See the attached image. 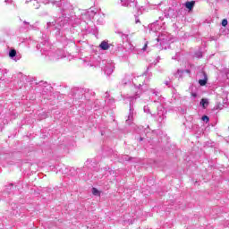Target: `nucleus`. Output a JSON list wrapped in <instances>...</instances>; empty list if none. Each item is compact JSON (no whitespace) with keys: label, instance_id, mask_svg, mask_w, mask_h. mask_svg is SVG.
<instances>
[{"label":"nucleus","instance_id":"obj_1","mask_svg":"<svg viewBox=\"0 0 229 229\" xmlns=\"http://www.w3.org/2000/svg\"><path fill=\"white\" fill-rule=\"evenodd\" d=\"M114 64H107L105 68V72L107 74V76H110V74H112V72H114Z\"/></svg>","mask_w":229,"mask_h":229},{"label":"nucleus","instance_id":"obj_2","mask_svg":"<svg viewBox=\"0 0 229 229\" xmlns=\"http://www.w3.org/2000/svg\"><path fill=\"white\" fill-rule=\"evenodd\" d=\"M100 49L103 51H108L110 49V45L108 44L107 41H102L99 45Z\"/></svg>","mask_w":229,"mask_h":229},{"label":"nucleus","instance_id":"obj_3","mask_svg":"<svg viewBox=\"0 0 229 229\" xmlns=\"http://www.w3.org/2000/svg\"><path fill=\"white\" fill-rule=\"evenodd\" d=\"M196 4V2L194 1H191V2H186L185 3V7L188 9V10H192V8H194V5Z\"/></svg>","mask_w":229,"mask_h":229},{"label":"nucleus","instance_id":"obj_4","mask_svg":"<svg viewBox=\"0 0 229 229\" xmlns=\"http://www.w3.org/2000/svg\"><path fill=\"white\" fill-rule=\"evenodd\" d=\"M203 76H204V79L199 81V83L201 87H205V85H207V80H208L207 74L205 72H203Z\"/></svg>","mask_w":229,"mask_h":229},{"label":"nucleus","instance_id":"obj_5","mask_svg":"<svg viewBox=\"0 0 229 229\" xmlns=\"http://www.w3.org/2000/svg\"><path fill=\"white\" fill-rule=\"evenodd\" d=\"M200 105L203 108H207V106H208V100L207 98H202Z\"/></svg>","mask_w":229,"mask_h":229},{"label":"nucleus","instance_id":"obj_6","mask_svg":"<svg viewBox=\"0 0 229 229\" xmlns=\"http://www.w3.org/2000/svg\"><path fill=\"white\" fill-rule=\"evenodd\" d=\"M9 56L10 58H15V56H17V50L16 49L10 50Z\"/></svg>","mask_w":229,"mask_h":229},{"label":"nucleus","instance_id":"obj_7","mask_svg":"<svg viewBox=\"0 0 229 229\" xmlns=\"http://www.w3.org/2000/svg\"><path fill=\"white\" fill-rule=\"evenodd\" d=\"M131 121H133V113L131 111L128 119L126 120L127 124H131Z\"/></svg>","mask_w":229,"mask_h":229},{"label":"nucleus","instance_id":"obj_8","mask_svg":"<svg viewBox=\"0 0 229 229\" xmlns=\"http://www.w3.org/2000/svg\"><path fill=\"white\" fill-rule=\"evenodd\" d=\"M92 194H93L94 196H99V195H100V192H99V191H98V189L92 188Z\"/></svg>","mask_w":229,"mask_h":229},{"label":"nucleus","instance_id":"obj_9","mask_svg":"<svg viewBox=\"0 0 229 229\" xmlns=\"http://www.w3.org/2000/svg\"><path fill=\"white\" fill-rule=\"evenodd\" d=\"M202 121H204V123H208V121H210V119L208 118V116L204 115V116H202Z\"/></svg>","mask_w":229,"mask_h":229},{"label":"nucleus","instance_id":"obj_10","mask_svg":"<svg viewBox=\"0 0 229 229\" xmlns=\"http://www.w3.org/2000/svg\"><path fill=\"white\" fill-rule=\"evenodd\" d=\"M228 25V21L227 20H223L222 21V26H227Z\"/></svg>","mask_w":229,"mask_h":229},{"label":"nucleus","instance_id":"obj_11","mask_svg":"<svg viewBox=\"0 0 229 229\" xmlns=\"http://www.w3.org/2000/svg\"><path fill=\"white\" fill-rule=\"evenodd\" d=\"M146 49H148V42H146L144 47L141 48L143 51H146Z\"/></svg>","mask_w":229,"mask_h":229},{"label":"nucleus","instance_id":"obj_12","mask_svg":"<svg viewBox=\"0 0 229 229\" xmlns=\"http://www.w3.org/2000/svg\"><path fill=\"white\" fill-rule=\"evenodd\" d=\"M135 23H136V24L140 23V20L139 19V17H136V18H135Z\"/></svg>","mask_w":229,"mask_h":229},{"label":"nucleus","instance_id":"obj_13","mask_svg":"<svg viewBox=\"0 0 229 229\" xmlns=\"http://www.w3.org/2000/svg\"><path fill=\"white\" fill-rule=\"evenodd\" d=\"M157 42H164V41H163L164 39H162V38H157Z\"/></svg>","mask_w":229,"mask_h":229},{"label":"nucleus","instance_id":"obj_14","mask_svg":"<svg viewBox=\"0 0 229 229\" xmlns=\"http://www.w3.org/2000/svg\"><path fill=\"white\" fill-rule=\"evenodd\" d=\"M31 3H36V4H38V3L37 2V0H31Z\"/></svg>","mask_w":229,"mask_h":229},{"label":"nucleus","instance_id":"obj_15","mask_svg":"<svg viewBox=\"0 0 229 229\" xmlns=\"http://www.w3.org/2000/svg\"><path fill=\"white\" fill-rule=\"evenodd\" d=\"M14 60H15V62H17L18 60H20V58L16 57V58H14Z\"/></svg>","mask_w":229,"mask_h":229},{"label":"nucleus","instance_id":"obj_16","mask_svg":"<svg viewBox=\"0 0 229 229\" xmlns=\"http://www.w3.org/2000/svg\"><path fill=\"white\" fill-rule=\"evenodd\" d=\"M165 85H169V81H166V82H165Z\"/></svg>","mask_w":229,"mask_h":229},{"label":"nucleus","instance_id":"obj_17","mask_svg":"<svg viewBox=\"0 0 229 229\" xmlns=\"http://www.w3.org/2000/svg\"><path fill=\"white\" fill-rule=\"evenodd\" d=\"M24 23H25V24H28V22H27V21H24Z\"/></svg>","mask_w":229,"mask_h":229}]
</instances>
